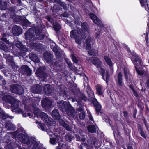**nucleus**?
I'll list each match as a JSON object with an SVG mask.
<instances>
[{
  "label": "nucleus",
  "mask_w": 149,
  "mask_h": 149,
  "mask_svg": "<svg viewBox=\"0 0 149 149\" xmlns=\"http://www.w3.org/2000/svg\"><path fill=\"white\" fill-rule=\"evenodd\" d=\"M10 88L12 92L15 94L22 95L24 93L23 88L19 84H13L10 85Z\"/></svg>",
  "instance_id": "obj_7"
},
{
  "label": "nucleus",
  "mask_w": 149,
  "mask_h": 149,
  "mask_svg": "<svg viewBox=\"0 0 149 149\" xmlns=\"http://www.w3.org/2000/svg\"><path fill=\"white\" fill-rule=\"evenodd\" d=\"M19 72L23 75L30 76L32 74V70L29 67L26 65H23L19 69Z\"/></svg>",
  "instance_id": "obj_12"
},
{
  "label": "nucleus",
  "mask_w": 149,
  "mask_h": 149,
  "mask_svg": "<svg viewBox=\"0 0 149 149\" xmlns=\"http://www.w3.org/2000/svg\"><path fill=\"white\" fill-rule=\"evenodd\" d=\"M129 88L132 91L133 95L138 99L137 97H139V94L136 90L134 89V86H133Z\"/></svg>",
  "instance_id": "obj_42"
},
{
  "label": "nucleus",
  "mask_w": 149,
  "mask_h": 149,
  "mask_svg": "<svg viewBox=\"0 0 149 149\" xmlns=\"http://www.w3.org/2000/svg\"><path fill=\"white\" fill-rule=\"evenodd\" d=\"M137 105L138 107L141 110H143L144 109L143 103L142 102L141 100L138 99L137 101Z\"/></svg>",
  "instance_id": "obj_43"
},
{
  "label": "nucleus",
  "mask_w": 149,
  "mask_h": 149,
  "mask_svg": "<svg viewBox=\"0 0 149 149\" xmlns=\"http://www.w3.org/2000/svg\"><path fill=\"white\" fill-rule=\"evenodd\" d=\"M16 47L19 48L20 49H25L26 47L22 43L19 41L17 42L16 43Z\"/></svg>",
  "instance_id": "obj_45"
},
{
  "label": "nucleus",
  "mask_w": 149,
  "mask_h": 149,
  "mask_svg": "<svg viewBox=\"0 0 149 149\" xmlns=\"http://www.w3.org/2000/svg\"><path fill=\"white\" fill-rule=\"evenodd\" d=\"M98 68L99 72L102 76V79L106 81L107 84L108 85L110 77L109 71L107 70L105 72V69L101 66L99 67Z\"/></svg>",
  "instance_id": "obj_8"
},
{
  "label": "nucleus",
  "mask_w": 149,
  "mask_h": 149,
  "mask_svg": "<svg viewBox=\"0 0 149 149\" xmlns=\"http://www.w3.org/2000/svg\"><path fill=\"white\" fill-rule=\"evenodd\" d=\"M59 102H58V104H59L58 107L61 111L66 112L69 116L73 118H75L76 113L74 109L68 102H63L62 104Z\"/></svg>",
  "instance_id": "obj_3"
},
{
  "label": "nucleus",
  "mask_w": 149,
  "mask_h": 149,
  "mask_svg": "<svg viewBox=\"0 0 149 149\" xmlns=\"http://www.w3.org/2000/svg\"><path fill=\"white\" fill-rule=\"evenodd\" d=\"M51 63H49V64L50 65V66L51 68H53L54 69H56L57 67L59 66V62L57 61H55V62L54 61V59L52 61Z\"/></svg>",
  "instance_id": "obj_34"
},
{
  "label": "nucleus",
  "mask_w": 149,
  "mask_h": 149,
  "mask_svg": "<svg viewBox=\"0 0 149 149\" xmlns=\"http://www.w3.org/2000/svg\"><path fill=\"white\" fill-rule=\"evenodd\" d=\"M81 28L85 32H88L89 31V26L86 22H84L81 24Z\"/></svg>",
  "instance_id": "obj_36"
},
{
  "label": "nucleus",
  "mask_w": 149,
  "mask_h": 149,
  "mask_svg": "<svg viewBox=\"0 0 149 149\" xmlns=\"http://www.w3.org/2000/svg\"><path fill=\"white\" fill-rule=\"evenodd\" d=\"M11 2L12 4H14L17 3L20 4L21 0H11Z\"/></svg>",
  "instance_id": "obj_64"
},
{
  "label": "nucleus",
  "mask_w": 149,
  "mask_h": 149,
  "mask_svg": "<svg viewBox=\"0 0 149 149\" xmlns=\"http://www.w3.org/2000/svg\"><path fill=\"white\" fill-rule=\"evenodd\" d=\"M19 101H16V100L14 101V102L12 103L11 105L12 108L13 109L12 111L14 112V111L17 109V108L19 107Z\"/></svg>",
  "instance_id": "obj_32"
},
{
  "label": "nucleus",
  "mask_w": 149,
  "mask_h": 149,
  "mask_svg": "<svg viewBox=\"0 0 149 149\" xmlns=\"http://www.w3.org/2000/svg\"><path fill=\"white\" fill-rule=\"evenodd\" d=\"M140 2L142 7H144L146 10H147V7L146 6V3H147V0H139Z\"/></svg>",
  "instance_id": "obj_53"
},
{
  "label": "nucleus",
  "mask_w": 149,
  "mask_h": 149,
  "mask_svg": "<svg viewBox=\"0 0 149 149\" xmlns=\"http://www.w3.org/2000/svg\"><path fill=\"white\" fill-rule=\"evenodd\" d=\"M52 105V102L48 98L43 99L41 101L42 106L45 109H50Z\"/></svg>",
  "instance_id": "obj_16"
},
{
  "label": "nucleus",
  "mask_w": 149,
  "mask_h": 149,
  "mask_svg": "<svg viewBox=\"0 0 149 149\" xmlns=\"http://www.w3.org/2000/svg\"><path fill=\"white\" fill-rule=\"evenodd\" d=\"M59 16L61 18L63 17L68 18L69 16V15L66 11H65L63 14H60Z\"/></svg>",
  "instance_id": "obj_60"
},
{
  "label": "nucleus",
  "mask_w": 149,
  "mask_h": 149,
  "mask_svg": "<svg viewBox=\"0 0 149 149\" xmlns=\"http://www.w3.org/2000/svg\"><path fill=\"white\" fill-rule=\"evenodd\" d=\"M118 79L116 81V84L118 86L123 87L124 84L123 81L122 74L121 72H119L117 75Z\"/></svg>",
  "instance_id": "obj_21"
},
{
  "label": "nucleus",
  "mask_w": 149,
  "mask_h": 149,
  "mask_svg": "<svg viewBox=\"0 0 149 149\" xmlns=\"http://www.w3.org/2000/svg\"><path fill=\"white\" fill-rule=\"evenodd\" d=\"M137 112V110L136 108L134 109L133 112L132 117L136 119V115Z\"/></svg>",
  "instance_id": "obj_62"
},
{
  "label": "nucleus",
  "mask_w": 149,
  "mask_h": 149,
  "mask_svg": "<svg viewBox=\"0 0 149 149\" xmlns=\"http://www.w3.org/2000/svg\"><path fill=\"white\" fill-rule=\"evenodd\" d=\"M45 18L48 21L50 22L52 25L55 22V20H54L53 18H51V17L49 16H47Z\"/></svg>",
  "instance_id": "obj_54"
},
{
  "label": "nucleus",
  "mask_w": 149,
  "mask_h": 149,
  "mask_svg": "<svg viewBox=\"0 0 149 149\" xmlns=\"http://www.w3.org/2000/svg\"><path fill=\"white\" fill-rule=\"evenodd\" d=\"M91 103L94 107L96 114L97 115H100V113L102 111V107L101 105L95 97L92 99Z\"/></svg>",
  "instance_id": "obj_10"
},
{
  "label": "nucleus",
  "mask_w": 149,
  "mask_h": 149,
  "mask_svg": "<svg viewBox=\"0 0 149 149\" xmlns=\"http://www.w3.org/2000/svg\"><path fill=\"white\" fill-rule=\"evenodd\" d=\"M84 38L81 37V36H79L78 37H77L76 38H74L76 43L79 45L81 44V39H84Z\"/></svg>",
  "instance_id": "obj_52"
},
{
  "label": "nucleus",
  "mask_w": 149,
  "mask_h": 149,
  "mask_svg": "<svg viewBox=\"0 0 149 149\" xmlns=\"http://www.w3.org/2000/svg\"><path fill=\"white\" fill-rule=\"evenodd\" d=\"M43 58L46 62L49 64L51 63L53 59V55L49 52H45L43 54Z\"/></svg>",
  "instance_id": "obj_20"
},
{
  "label": "nucleus",
  "mask_w": 149,
  "mask_h": 149,
  "mask_svg": "<svg viewBox=\"0 0 149 149\" xmlns=\"http://www.w3.org/2000/svg\"><path fill=\"white\" fill-rule=\"evenodd\" d=\"M51 115L56 120H59L61 118V115L57 109H54L52 112Z\"/></svg>",
  "instance_id": "obj_23"
},
{
  "label": "nucleus",
  "mask_w": 149,
  "mask_h": 149,
  "mask_svg": "<svg viewBox=\"0 0 149 149\" xmlns=\"http://www.w3.org/2000/svg\"><path fill=\"white\" fill-rule=\"evenodd\" d=\"M43 91L47 96L52 95L54 94V88L49 84L45 85L43 87Z\"/></svg>",
  "instance_id": "obj_15"
},
{
  "label": "nucleus",
  "mask_w": 149,
  "mask_h": 149,
  "mask_svg": "<svg viewBox=\"0 0 149 149\" xmlns=\"http://www.w3.org/2000/svg\"><path fill=\"white\" fill-rule=\"evenodd\" d=\"M144 35H145V41H146V45L147 46H148V33L147 32H146V33L144 34Z\"/></svg>",
  "instance_id": "obj_57"
},
{
  "label": "nucleus",
  "mask_w": 149,
  "mask_h": 149,
  "mask_svg": "<svg viewBox=\"0 0 149 149\" xmlns=\"http://www.w3.org/2000/svg\"><path fill=\"white\" fill-rule=\"evenodd\" d=\"M57 149H70V146L67 144H62L56 148Z\"/></svg>",
  "instance_id": "obj_38"
},
{
  "label": "nucleus",
  "mask_w": 149,
  "mask_h": 149,
  "mask_svg": "<svg viewBox=\"0 0 149 149\" xmlns=\"http://www.w3.org/2000/svg\"><path fill=\"white\" fill-rule=\"evenodd\" d=\"M0 118L3 120H5L7 119L6 121H10V119L13 118V117L11 116H9L8 115L6 114L4 112H3L0 115Z\"/></svg>",
  "instance_id": "obj_28"
},
{
  "label": "nucleus",
  "mask_w": 149,
  "mask_h": 149,
  "mask_svg": "<svg viewBox=\"0 0 149 149\" xmlns=\"http://www.w3.org/2000/svg\"><path fill=\"white\" fill-rule=\"evenodd\" d=\"M143 115L140 114L139 115H138L137 117V119L139 120H142L143 121H146L145 118L143 117Z\"/></svg>",
  "instance_id": "obj_61"
},
{
  "label": "nucleus",
  "mask_w": 149,
  "mask_h": 149,
  "mask_svg": "<svg viewBox=\"0 0 149 149\" xmlns=\"http://www.w3.org/2000/svg\"><path fill=\"white\" fill-rule=\"evenodd\" d=\"M29 57L32 61L35 63H38L40 62V60L38 56L36 54H30Z\"/></svg>",
  "instance_id": "obj_29"
},
{
  "label": "nucleus",
  "mask_w": 149,
  "mask_h": 149,
  "mask_svg": "<svg viewBox=\"0 0 149 149\" xmlns=\"http://www.w3.org/2000/svg\"><path fill=\"white\" fill-rule=\"evenodd\" d=\"M35 74L38 77L42 80H45L47 77V74L41 68H38L35 72Z\"/></svg>",
  "instance_id": "obj_13"
},
{
  "label": "nucleus",
  "mask_w": 149,
  "mask_h": 149,
  "mask_svg": "<svg viewBox=\"0 0 149 149\" xmlns=\"http://www.w3.org/2000/svg\"><path fill=\"white\" fill-rule=\"evenodd\" d=\"M31 28H33L34 33L35 34L36 36H38L39 34H41L43 28L41 26H36Z\"/></svg>",
  "instance_id": "obj_25"
},
{
  "label": "nucleus",
  "mask_w": 149,
  "mask_h": 149,
  "mask_svg": "<svg viewBox=\"0 0 149 149\" xmlns=\"http://www.w3.org/2000/svg\"><path fill=\"white\" fill-rule=\"evenodd\" d=\"M86 102L87 101V98L85 95L83 93H80L77 94L76 98V101L77 103H84L82 101Z\"/></svg>",
  "instance_id": "obj_19"
},
{
  "label": "nucleus",
  "mask_w": 149,
  "mask_h": 149,
  "mask_svg": "<svg viewBox=\"0 0 149 149\" xmlns=\"http://www.w3.org/2000/svg\"><path fill=\"white\" fill-rule=\"evenodd\" d=\"M88 131L91 133L95 132L96 131V129L94 125H90L88 127Z\"/></svg>",
  "instance_id": "obj_41"
},
{
  "label": "nucleus",
  "mask_w": 149,
  "mask_h": 149,
  "mask_svg": "<svg viewBox=\"0 0 149 149\" xmlns=\"http://www.w3.org/2000/svg\"><path fill=\"white\" fill-rule=\"evenodd\" d=\"M15 110L16 111H14V112H15L16 113H17L19 114L23 113L24 112V111L23 109L20 108L19 107H18V108H17V109Z\"/></svg>",
  "instance_id": "obj_63"
},
{
  "label": "nucleus",
  "mask_w": 149,
  "mask_h": 149,
  "mask_svg": "<svg viewBox=\"0 0 149 149\" xmlns=\"http://www.w3.org/2000/svg\"><path fill=\"white\" fill-rule=\"evenodd\" d=\"M79 118L80 120H84L85 119L86 116L85 113L84 111H82L79 114Z\"/></svg>",
  "instance_id": "obj_55"
},
{
  "label": "nucleus",
  "mask_w": 149,
  "mask_h": 149,
  "mask_svg": "<svg viewBox=\"0 0 149 149\" xmlns=\"http://www.w3.org/2000/svg\"><path fill=\"white\" fill-rule=\"evenodd\" d=\"M100 115L101 116L103 120H104V121H106L107 120H108V121H111L109 119L108 116L104 113L103 111L100 113Z\"/></svg>",
  "instance_id": "obj_44"
},
{
  "label": "nucleus",
  "mask_w": 149,
  "mask_h": 149,
  "mask_svg": "<svg viewBox=\"0 0 149 149\" xmlns=\"http://www.w3.org/2000/svg\"><path fill=\"white\" fill-rule=\"evenodd\" d=\"M17 21L20 22L23 26L25 27L31 26V23L25 17L22 18L21 16H19L17 18Z\"/></svg>",
  "instance_id": "obj_14"
},
{
  "label": "nucleus",
  "mask_w": 149,
  "mask_h": 149,
  "mask_svg": "<svg viewBox=\"0 0 149 149\" xmlns=\"http://www.w3.org/2000/svg\"><path fill=\"white\" fill-rule=\"evenodd\" d=\"M6 127L8 130H14L15 128V126L11 123L9 124L7 123L6 126Z\"/></svg>",
  "instance_id": "obj_49"
},
{
  "label": "nucleus",
  "mask_w": 149,
  "mask_h": 149,
  "mask_svg": "<svg viewBox=\"0 0 149 149\" xmlns=\"http://www.w3.org/2000/svg\"><path fill=\"white\" fill-rule=\"evenodd\" d=\"M52 10L53 12L52 16L55 18H56L59 14L58 13V10L56 9H52Z\"/></svg>",
  "instance_id": "obj_48"
},
{
  "label": "nucleus",
  "mask_w": 149,
  "mask_h": 149,
  "mask_svg": "<svg viewBox=\"0 0 149 149\" xmlns=\"http://www.w3.org/2000/svg\"><path fill=\"white\" fill-rule=\"evenodd\" d=\"M89 15L90 19L93 21L95 24H97L101 28L104 27V25L103 24L101 20L98 18L95 14L91 13L89 14Z\"/></svg>",
  "instance_id": "obj_11"
},
{
  "label": "nucleus",
  "mask_w": 149,
  "mask_h": 149,
  "mask_svg": "<svg viewBox=\"0 0 149 149\" xmlns=\"http://www.w3.org/2000/svg\"><path fill=\"white\" fill-rule=\"evenodd\" d=\"M65 138L67 141L70 142L74 139V137L70 133H69L65 135Z\"/></svg>",
  "instance_id": "obj_39"
},
{
  "label": "nucleus",
  "mask_w": 149,
  "mask_h": 149,
  "mask_svg": "<svg viewBox=\"0 0 149 149\" xmlns=\"http://www.w3.org/2000/svg\"><path fill=\"white\" fill-rule=\"evenodd\" d=\"M12 33L15 36H18L22 33V30L21 27L14 25L12 28Z\"/></svg>",
  "instance_id": "obj_18"
},
{
  "label": "nucleus",
  "mask_w": 149,
  "mask_h": 149,
  "mask_svg": "<svg viewBox=\"0 0 149 149\" xmlns=\"http://www.w3.org/2000/svg\"><path fill=\"white\" fill-rule=\"evenodd\" d=\"M70 36L73 39L78 37L79 36H81L83 38H85L86 37L85 33L81 29L78 30L75 29L72 30L70 32Z\"/></svg>",
  "instance_id": "obj_6"
},
{
  "label": "nucleus",
  "mask_w": 149,
  "mask_h": 149,
  "mask_svg": "<svg viewBox=\"0 0 149 149\" xmlns=\"http://www.w3.org/2000/svg\"><path fill=\"white\" fill-rule=\"evenodd\" d=\"M71 59L73 62L77 64L78 62V60L73 54L71 55Z\"/></svg>",
  "instance_id": "obj_51"
},
{
  "label": "nucleus",
  "mask_w": 149,
  "mask_h": 149,
  "mask_svg": "<svg viewBox=\"0 0 149 149\" xmlns=\"http://www.w3.org/2000/svg\"><path fill=\"white\" fill-rule=\"evenodd\" d=\"M78 105L79 107L77 108V111L79 112H82L84 110L83 108L84 105V103H78Z\"/></svg>",
  "instance_id": "obj_47"
},
{
  "label": "nucleus",
  "mask_w": 149,
  "mask_h": 149,
  "mask_svg": "<svg viewBox=\"0 0 149 149\" xmlns=\"http://www.w3.org/2000/svg\"><path fill=\"white\" fill-rule=\"evenodd\" d=\"M140 65H136L134 66L135 68V70H136L138 74L139 75L142 76L144 74V72L143 71H141L140 70H139V69L137 67V66H139Z\"/></svg>",
  "instance_id": "obj_50"
},
{
  "label": "nucleus",
  "mask_w": 149,
  "mask_h": 149,
  "mask_svg": "<svg viewBox=\"0 0 149 149\" xmlns=\"http://www.w3.org/2000/svg\"><path fill=\"white\" fill-rule=\"evenodd\" d=\"M2 100L8 103L11 104L14 102L15 99L13 97L10 95H5L2 97Z\"/></svg>",
  "instance_id": "obj_22"
},
{
  "label": "nucleus",
  "mask_w": 149,
  "mask_h": 149,
  "mask_svg": "<svg viewBox=\"0 0 149 149\" xmlns=\"http://www.w3.org/2000/svg\"><path fill=\"white\" fill-rule=\"evenodd\" d=\"M33 112L34 115V118L41 119L43 121H52V119L48 116L46 113L42 112L39 108L36 107H33ZM52 121H54L53 120Z\"/></svg>",
  "instance_id": "obj_5"
},
{
  "label": "nucleus",
  "mask_w": 149,
  "mask_h": 149,
  "mask_svg": "<svg viewBox=\"0 0 149 149\" xmlns=\"http://www.w3.org/2000/svg\"><path fill=\"white\" fill-rule=\"evenodd\" d=\"M60 122L61 125L65 128L67 130L70 131L72 130V127L69 126L68 124L65 123V122Z\"/></svg>",
  "instance_id": "obj_37"
},
{
  "label": "nucleus",
  "mask_w": 149,
  "mask_h": 149,
  "mask_svg": "<svg viewBox=\"0 0 149 149\" xmlns=\"http://www.w3.org/2000/svg\"><path fill=\"white\" fill-rule=\"evenodd\" d=\"M52 26L54 30L56 31H58L61 29V25L56 20H55V22L53 24Z\"/></svg>",
  "instance_id": "obj_33"
},
{
  "label": "nucleus",
  "mask_w": 149,
  "mask_h": 149,
  "mask_svg": "<svg viewBox=\"0 0 149 149\" xmlns=\"http://www.w3.org/2000/svg\"><path fill=\"white\" fill-rule=\"evenodd\" d=\"M27 51V49L25 47V49H20V51L19 52V56L22 57H24L26 54V52Z\"/></svg>",
  "instance_id": "obj_40"
},
{
  "label": "nucleus",
  "mask_w": 149,
  "mask_h": 149,
  "mask_svg": "<svg viewBox=\"0 0 149 149\" xmlns=\"http://www.w3.org/2000/svg\"><path fill=\"white\" fill-rule=\"evenodd\" d=\"M42 90V88L41 86L37 84L32 88V91L34 93L40 94Z\"/></svg>",
  "instance_id": "obj_26"
},
{
  "label": "nucleus",
  "mask_w": 149,
  "mask_h": 149,
  "mask_svg": "<svg viewBox=\"0 0 149 149\" xmlns=\"http://www.w3.org/2000/svg\"><path fill=\"white\" fill-rule=\"evenodd\" d=\"M123 118L125 121H128V120L129 118V116L127 112L124 111L123 112Z\"/></svg>",
  "instance_id": "obj_46"
},
{
  "label": "nucleus",
  "mask_w": 149,
  "mask_h": 149,
  "mask_svg": "<svg viewBox=\"0 0 149 149\" xmlns=\"http://www.w3.org/2000/svg\"><path fill=\"white\" fill-rule=\"evenodd\" d=\"M125 79L128 86L130 88L133 86L132 85L133 77L132 75L129 74V77Z\"/></svg>",
  "instance_id": "obj_31"
},
{
  "label": "nucleus",
  "mask_w": 149,
  "mask_h": 149,
  "mask_svg": "<svg viewBox=\"0 0 149 149\" xmlns=\"http://www.w3.org/2000/svg\"><path fill=\"white\" fill-rule=\"evenodd\" d=\"M45 34H39V35L38 36H36V37H35L33 39L29 41V43L30 45L35 49H39L40 48V44L36 43H34L33 42V41L36 40H42L44 39L45 37Z\"/></svg>",
  "instance_id": "obj_9"
},
{
  "label": "nucleus",
  "mask_w": 149,
  "mask_h": 149,
  "mask_svg": "<svg viewBox=\"0 0 149 149\" xmlns=\"http://www.w3.org/2000/svg\"><path fill=\"white\" fill-rule=\"evenodd\" d=\"M17 131L19 133L18 136L19 140L23 143L26 144L27 146L26 149H29L32 145L34 147L32 149H40L38 147V143L33 138H29L22 127L18 128Z\"/></svg>",
  "instance_id": "obj_2"
},
{
  "label": "nucleus",
  "mask_w": 149,
  "mask_h": 149,
  "mask_svg": "<svg viewBox=\"0 0 149 149\" xmlns=\"http://www.w3.org/2000/svg\"><path fill=\"white\" fill-rule=\"evenodd\" d=\"M55 122H36L38 127L43 131H46L50 136V142L52 144H56L59 141L60 137L58 136H56L51 131L48 130V127L50 129L54 128V126L55 125Z\"/></svg>",
  "instance_id": "obj_1"
},
{
  "label": "nucleus",
  "mask_w": 149,
  "mask_h": 149,
  "mask_svg": "<svg viewBox=\"0 0 149 149\" xmlns=\"http://www.w3.org/2000/svg\"><path fill=\"white\" fill-rule=\"evenodd\" d=\"M97 92L99 95H101L102 94V88L100 86H98L96 88Z\"/></svg>",
  "instance_id": "obj_58"
},
{
  "label": "nucleus",
  "mask_w": 149,
  "mask_h": 149,
  "mask_svg": "<svg viewBox=\"0 0 149 149\" xmlns=\"http://www.w3.org/2000/svg\"><path fill=\"white\" fill-rule=\"evenodd\" d=\"M61 93L62 94L61 95H63L65 98H66L68 97V93L66 90H63L61 91Z\"/></svg>",
  "instance_id": "obj_56"
},
{
  "label": "nucleus",
  "mask_w": 149,
  "mask_h": 149,
  "mask_svg": "<svg viewBox=\"0 0 149 149\" xmlns=\"http://www.w3.org/2000/svg\"><path fill=\"white\" fill-rule=\"evenodd\" d=\"M126 49L127 52L129 57L131 59L134 66L142 65L143 64L141 58L134 51H131L130 48L127 46L125 47Z\"/></svg>",
  "instance_id": "obj_4"
},
{
  "label": "nucleus",
  "mask_w": 149,
  "mask_h": 149,
  "mask_svg": "<svg viewBox=\"0 0 149 149\" xmlns=\"http://www.w3.org/2000/svg\"><path fill=\"white\" fill-rule=\"evenodd\" d=\"M35 34L32 28H30L26 32L25 34V39L26 40H30L35 37Z\"/></svg>",
  "instance_id": "obj_17"
},
{
  "label": "nucleus",
  "mask_w": 149,
  "mask_h": 149,
  "mask_svg": "<svg viewBox=\"0 0 149 149\" xmlns=\"http://www.w3.org/2000/svg\"><path fill=\"white\" fill-rule=\"evenodd\" d=\"M92 63L96 66L97 68L101 66L102 62L97 57H95L91 60Z\"/></svg>",
  "instance_id": "obj_27"
},
{
  "label": "nucleus",
  "mask_w": 149,
  "mask_h": 149,
  "mask_svg": "<svg viewBox=\"0 0 149 149\" xmlns=\"http://www.w3.org/2000/svg\"><path fill=\"white\" fill-rule=\"evenodd\" d=\"M6 61L13 69L15 68L16 65L12 56H8L7 57Z\"/></svg>",
  "instance_id": "obj_24"
},
{
  "label": "nucleus",
  "mask_w": 149,
  "mask_h": 149,
  "mask_svg": "<svg viewBox=\"0 0 149 149\" xmlns=\"http://www.w3.org/2000/svg\"><path fill=\"white\" fill-rule=\"evenodd\" d=\"M104 58L107 65L110 68L113 66V63L111 59L109 57L107 56H104Z\"/></svg>",
  "instance_id": "obj_30"
},
{
  "label": "nucleus",
  "mask_w": 149,
  "mask_h": 149,
  "mask_svg": "<svg viewBox=\"0 0 149 149\" xmlns=\"http://www.w3.org/2000/svg\"><path fill=\"white\" fill-rule=\"evenodd\" d=\"M0 49L6 52L8 51L9 49L8 46L2 41H0Z\"/></svg>",
  "instance_id": "obj_35"
},
{
  "label": "nucleus",
  "mask_w": 149,
  "mask_h": 149,
  "mask_svg": "<svg viewBox=\"0 0 149 149\" xmlns=\"http://www.w3.org/2000/svg\"><path fill=\"white\" fill-rule=\"evenodd\" d=\"M139 131L141 136L144 138H146V136L144 132H143L141 127H139Z\"/></svg>",
  "instance_id": "obj_59"
}]
</instances>
